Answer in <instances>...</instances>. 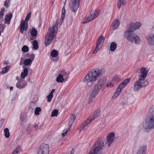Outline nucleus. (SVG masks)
<instances>
[{
    "label": "nucleus",
    "mask_w": 154,
    "mask_h": 154,
    "mask_svg": "<svg viewBox=\"0 0 154 154\" xmlns=\"http://www.w3.org/2000/svg\"><path fill=\"white\" fill-rule=\"evenodd\" d=\"M142 125L145 130L154 128V106L151 107L149 109L147 117L143 123Z\"/></svg>",
    "instance_id": "f257e3e1"
},
{
    "label": "nucleus",
    "mask_w": 154,
    "mask_h": 154,
    "mask_svg": "<svg viewBox=\"0 0 154 154\" xmlns=\"http://www.w3.org/2000/svg\"><path fill=\"white\" fill-rule=\"evenodd\" d=\"M101 74L100 69H94L89 72L82 79V82L86 83H94L97 79L98 77Z\"/></svg>",
    "instance_id": "f03ea898"
},
{
    "label": "nucleus",
    "mask_w": 154,
    "mask_h": 154,
    "mask_svg": "<svg viewBox=\"0 0 154 154\" xmlns=\"http://www.w3.org/2000/svg\"><path fill=\"white\" fill-rule=\"evenodd\" d=\"M56 25V24L54 23L53 26L49 29L47 33L45 36V42L46 46L48 45L51 43L55 35Z\"/></svg>",
    "instance_id": "7ed1b4c3"
},
{
    "label": "nucleus",
    "mask_w": 154,
    "mask_h": 154,
    "mask_svg": "<svg viewBox=\"0 0 154 154\" xmlns=\"http://www.w3.org/2000/svg\"><path fill=\"white\" fill-rule=\"evenodd\" d=\"M133 32L130 31L129 30H126L124 33L125 37L131 43L139 44L140 41V39Z\"/></svg>",
    "instance_id": "20e7f679"
},
{
    "label": "nucleus",
    "mask_w": 154,
    "mask_h": 154,
    "mask_svg": "<svg viewBox=\"0 0 154 154\" xmlns=\"http://www.w3.org/2000/svg\"><path fill=\"white\" fill-rule=\"evenodd\" d=\"M148 84L147 81L145 79H141L139 77L138 80H136L134 83L133 90L135 91H138L142 87L146 86Z\"/></svg>",
    "instance_id": "39448f33"
},
{
    "label": "nucleus",
    "mask_w": 154,
    "mask_h": 154,
    "mask_svg": "<svg viewBox=\"0 0 154 154\" xmlns=\"http://www.w3.org/2000/svg\"><path fill=\"white\" fill-rule=\"evenodd\" d=\"M31 14V12H29L26 17L25 21L22 20L21 21L20 24L19 26L20 32L22 34L23 33L24 31H26L28 30V21L30 18Z\"/></svg>",
    "instance_id": "423d86ee"
},
{
    "label": "nucleus",
    "mask_w": 154,
    "mask_h": 154,
    "mask_svg": "<svg viewBox=\"0 0 154 154\" xmlns=\"http://www.w3.org/2000/svg\"><path fill=\"white\" fill-rule=\"evenodd\" d=\"M130 80L131 79L130 78L126 79L119 84L118 86L115 93L112 97V99H115L119 95V93L121 92L122 89L127 85L130 82Z\"/></svg>",
    "instance_id": "0eeeda50"
},
{
    "label": "nucleus",
    "mask_w": 154,
    "mask_h": 154,
    "mask_svg": "<svg viewBox=\"0 0 154 154\" xmlns=\"http://www.w3.org/2000/svg\"><path fill=\"white\" fill-rule=\"evenodd\" d=\"M104 146V143L101 140H99L95 142L93 145L91 150H93V152L97 153L103 148Z\"/></svg>",
    "instance_id": "6e6552de"
},
{
    "label": "nucleus",
    "mask_w": 154,
    "mask_h": 154,
    "mask_svg": "<svg viewBox=\"0 0 154 154\" xmlns=\"http://www.w3.org/2000/svg\"><path fill=\"white\" fill-rule=\"evenodd\" d=\"M100 14V11L98 10H92L90 14L89 17H88L86 21L83 22V23H86L89 22L94 19L98 16Z\"/></svg>",
    "instance_id": "1a4fd4ad"
},
{
    "label": "nucleus",
    "mask_w": 154,
    "mask_h": 154,
    "mask_svg": "<svg viewBox=\"0 0 154 154\" xmlns=\"http://www.w3.org/2000/svg\"><path fill=\"white\" fill-rule=\"evenodd\" d=\"M106 81V77L100 79L98 81L97 84L95 85L93 90L99 93L100 89L104 87V85Z\"/></svg>",
    "instance_id": "9d476101"
},
{
    "label": "nucleus",
    "mask_w": 154,
    "mask_h": 154,
    "mask_svg": "<svg viewBox=\"0 0 154 154\" xmlns=\"http://www.w3.org/2000/svg\"><path fill=\"white\" fill-rule=\"evenodd\" d=\"M104 38L102 35H100L97 38V45L95 50L93 51V54H96L102 48V43L104 41Z\"/></svg>",
    "instance_id": "9b49d317"
},
{
    "label": "nucleus",
    "mask_w": 154,
    "mask_h": 154,
    "mask_svg": "<svg viewBox=\"0 0 154 154\" xmlns=\"http://www.w3.org/2000/svg\"><path fill=\"white\" fill-rule=\"evenodd\" d=\"M49 149L47 144H43L41 145L38 151V154H49Z\"/></svg>",
    "instance_id": "f8f14e48"
},
{
    "label": "nucleus",
    "mask_w": 154,
    "mask_h": 154,
    "mask_svg": "<svg viewBox=\"0 0 154 154\" xmlns=\"http://www.w3.org/2000/svg\"><path fill=\"white\" fill-rule=\"evenodd\" d=\"M115 134L113 132L110 133L107 135L106 144L107 145L108 147H109L112 143Z\"/></svg>",
    "instance_id": "ddd939ff"
},
{
    "label": "nucleus",
    "mask_w": 154,
    "mask_h": 154,
    "mask_svg": "<svg viewBox=\"0 0 154 154\" xmlns=\"http://www.w3.org/2000/svg\"><path fill=\"white\" fill-rule=\"evenodd\" d=\"M141 25V23L139 22H136L134 24L130 25V27L127 30H129L130 31L134 32L135 30L139 29Z\"/></svg>",
    "instance_id": "4468645a"
},
{
    "label": "nucleus",
    "mask_w": 154,
    "mask_h": 154,
    "mask_svg": "<svg viewBox=\"0 0 154 154\" xmlns=\"http://www.w3.org/2000/svg\"><path fill=\"white\" fill-rule=\"evenodd\" d=\"M79 5V3L71 2V3L69 5L70 9L75 12L78 9Z\"/></svg>",
    "instance_id": "2eb2a0df"
},
{
    "label": "nucleus",
    "mask_w": 154,
    "mask_h": 154,
    "mask_svg": "<svg viewBox=\"0 0 154 154\" xmlns=\"http://www.w3.org/2000/svg\"><path fill=\"white\" fill-rule=\"evenodd\" d=\"M147 40L148 44L150 46H153L154 45V35L151 33L149 34L147 38Z\"/></svg>",
    "instance_id": "dca6fc26"
},
{
    "label": "nucleus",
    "mask_w": 154,
    "mask_h": 154,
    "mask_svg": "<svg viewBox=\"0 0 154 154\" xmlns=\"http://www.w3.org/2000/svg\"><path fill=\"white\" fill-rule=\"evenodd\" d=\"M98 92L93 90L89 96L88 100V104L90 103L92 101L93 98H95L96 96L98 94Z\"/></svg>",
    "instance_id": "f3484780"
},
{
    "label": "nucleus",
    "mask_w": 154,
    "mask_h": 154,
    "mask_svg": "<svg viewBox=\"0 0 154 154\" xmlns=\"http://www.w3.org/2000/svg\"><path fill=\"white\" fill-rule=\"evenodd\" d=\"M23 80H20L16 84V87L20 89L24 88L26 86L27 83L26 82L24 83H23Z\"/></svg>",
    "instance_id": "a211bd4d"
},
{
    "label": "nucleus",
    "mask_w": 154,
    "mask_h": 154,
    "mask_svg": "<svg viewBox=\"0 0 154 154\" xmlns=\"http://www.w3.org/2000/svg\"><path fill=\"white\" fill-rule=\"evenodd\" d=\"M140 72L141 74L140 78L141 79H144L146 77L148 73L146 68L144 67L141 68L140 69Z\"/></svg>",
    "instance_id": "6ab92c4d"
},
{
    "label": "nucleus",
    "mask_w": 154,
    "mask_h": 154,
    "mask_svg": "<svg viewBox=\"0 0 154 154\" xmlns=\"http://www.w3.org/2000/svg\"><path fill=\"white\" fill-rule=\"evenodd\" d=\"M12 17V14L11 13H8L6 15L5 19V23L9 24Z\"/></svg>",
    "instance_id": "aec40b11"
},
{
    "label": "nucleus",
    "mask_w": 154,
    "mask_h": 154,
    "mask_svg": "<svg viewBox=\"0 0 154 154\" xmlns=\"http://www.w3.org/2000/svg\"><path fill=\"white\" fill-rule=\"evenodd\" d=\"M59 75H61L63 76V78L65 79L66 81H67L69 77V74L65 72L64 70L62 69L59 72Z\"/></svg>",
    "instance_id": "412c9836"
},
{
    "label": "nucleus",
    "mask_w": 154,
    "mask_h": 154,
    "mask_svg": "<svg viewBox=\"0 0 154 154\" xmlns=\"http://www.w3.org/2000/svg\"><path fill=\"white\" fill-rule=\"evenodd\" d=\"M100 111L99 109H97L93 113L92 117L90 119V121H92L94 120L97 117L99 116L100 113Z\"/></svg>",
    "instance_id": "4be33fe9"
},
{
    "label": "nucleus",
    "mask_w": 154,
    "mask_h": 154,
    "mask_svg": "<svg viewBox=\"0 0 154 154\" xmlns=\"http://www.w3.org/2000/svg\"><path fill=\"white\" fill-rule=\"evenodd\" d=\"M146 150V146L143 145L141 146L137 152V154H145Z\"/></svg>",
    "instance_id": "5701e85b"
},
{
    "label": "nucleus",
    "mask_w": 154,
    "mask_h": 154,
    "mask_svg": "<svg viewBox=\"0 0 154 154\" xmlns=\"http://www.w3.org/2000/svg\"><path fill=\"white\" fill-rule=\"evenodd\" d=\"M91 122L90 121V120L89 119H88L82 125H81L80 129V132L83 130V129H84L85 127L88 125L90 123V122Z\"/></svg>",
    "instance_id": "b1692460"
},
{
    "label": "nucleus",
    "mask_w": 154,
    "mask_h": 154,
    "mask_svg": "<svg viewBox=\"0 0 154 154\" xmlns=\"http://www.w3.org/2000/svg\"><path fill=\"white\" fill-rule=\"evenodd\" d=\"M75 115L72 114L70 117V120L69 121V125L68 127H69V128H71L72 127V125L73 122L75 121Z\"/></svg>",
    "instance_id": "393cba45"
},
{
    "label": "nucleus",
    "mask_w": 154,
    "mask_h": 154,
    "mask_svg": "<svg viewBox=\"0 0 154 154\" xmlns=\"http://www.w3.org/2000/svg\"><path fill=\"white\" fill-rule=\"evenodd\" d=\"M5 11V9L3 8L1 9L0 11V23H2L3 21V16L4 15V13Z\"/></svg>",
    "instance_id": "a878e982"
},
{
    "label": "nucleus",
    "mask_w": 154,
    "mask_h": 154,
    "mask_svg": "<svg viewBox=\"0 0 154 154\" xmlns=\"http://www.w3.org/2000/svg\"><path fill=\"white\" fill-rule=\"evenodd\" d=\"M28 71V69L27 68H25L23 69V71L21 72V77L24 79L25 78L27 75V72Z\"/></svg>",
    "instance_id": "bb28decb"
},
{
    "label": "nucleus",
    "mask_w": 154,
    "mask_h": 154,
    "mask_svg": "<svg viewBox=\"0 0 154 154\" xmlns=\"http://www.w3.org/2000/svg\"><path fill=\"white\" fill-rule=\"evenodd\" d=\"M66 11L64 7L62 8V15L60 19V25L63 22V20L65 17V14Z\"/></svg>",
    "instance_id": "cd10ccee"
},
{
    "label": "nucleus",
    "mask_w": 154,
    "mask_h": 154,
    "mask_svg": "<svg viewBox=\"0 0 154 154\" xmlns=\"http://www.w3.org/2000/svg\"><path fill=\"white\" fill-rule=\"evenodd\" d=\"M120 24V22L118 20H114L112 23V27L114 29H116L119 26Z\"/></svg>",
    "instance_id": "c85d7f7f"
},
{
    "label": "nucleus",
    "mask_w": 154,
    "mask_h": 154,
    "mask_svg": "<svg viewBox=\"0 0 154 154\" xmlns=\"http://www.w3.org/2000/svg\"><path fill=\"white\" fill-rule=\"evenodd\" d=\"M65 80V79L63 78V76L61 75H59L56 78V80L57 82H62Z\"/></svg>",
    "instance_id": "c756f323"
},
{
    "label": "nucleus",
    "mask_w": 154,
    "mask_h": 154,
    "mask_svg": "<svg viewBox=\"0 0 154 154\" xmlns=\"http://www.w3.org/2000/svg\"><path fill=\"white\" fill-rule=\"evenodd\" d=\"M117 47L116 44V42H113L110 44V50L112 51H114Z\"/></svg>",
    "instance_id": "7c9ffc66"
},
{
    "label": "nucleus",
    "mask_w": 154,
    "mask_h": 154,
    "mask_svg": "<svg viewBox=\"0 0 154 154\" xmlns=\"http://www.w3.org/2000/svg\"><path fill=\"white\" fill-rule=\"evenodd\" d=\"M126 0H119L117 3V7L119 9L121 5H124L125 2Z\"/></svg>",
    "instance_id": "2f4dec72"
},
{
    "label": "nucleus",
    "mask_w": 154,
    "mask_h": 154,
    "mask_svg": "<svg viewBox=\"0 0 154 154\" xmlns=\"http://www.w3.org/2000/svg\"><path fill=\"white\" fill-rule=\"evenodd\" d=\"M30 32L31 35L33 36H35L37 35V30L34 27H32Z\"/></svg>",
    "instance_id": "473e14b6"
},
{
    "label": "nucleus",
    "mask_w": 154,
    "mask_h": 154,
    "mask_svg": "<svg viewBox=\"0 0 154 154\" xmlns=\"http://www.w3.org/2000/svg\"><path fill=\"white\" fill-rule=\"evenodd\" d=\"M32 61V60L30 59H26L24 60L23 62L25 66H27L31 64Z\"/></svg>",
    "instance_id": "72a5a7b5"
},
{
    "label": "nucleus",
    "mask_w": 154,
    "mask_h": 154,
    "mask_svg": "<svg viewBox=\"0 0 154 154\" xmlns=\"http://www.w3.org/2000/svg\"><path fill=\"white\" fill-rule=\"evenodd\" d=\"M5 133V136L7 138H8L10 136V133L9 131V129L8 128H5L4 129Z\"/></svg>",
    "instance_id": "f704fd0d"
},
{
    "label": "nucleus",
    "mask_w": 154,
    "mask_h": 154,
    "mask_svg": "<svg viewBox=\"0 0 154 154\" xmlns=\"http://www.w3.org/2000/svg\"><path fill=\"white\" fill-rule=\"evenodd\" d=\"M33 48L35 50H37L38 48V45L37 41L35 40L33 42Z\"/></svg>",
    "instance_id": "c9c22d12"
},
{
    "label": "nucleus",
    "mask_w": 154,
    "mask_h": 154,
    "mask_svg": "<svg viewBox=\"0 0 154 154\" xmlns=\"http://www.w3.org/2000/svg\"><path fill=\"white\" fill-rule=\"evenodd\" d=\"M51 55L52 57H56L58 55L57 52L55 50H53L51 52Z\"/></svg>",
    "instance_id": "e433bc0d"
},
{
    "label": "nucleus",
    "mask_w": 154,
    "mask_h": 154,
    "mask_svg": "<svg viewBox=\"0 0 154 154\" xmlns=\"http://www.w3.org/2000/svg\"><path fill=\"white\" fill-rule=\"evenodd\" d=\"M10 66H7L4 67L2 70V71L1 72L2 73V74H4L10 68Z\"/></svg>",
    "instance_id": "4c0bfd02"
},
{
    "label": "nucleus",
    "mask_w": 154,
    "mask_h": 154,
    "mask_svg": "<svg viewBox=\"0 0 154 154\" xmlns=\"http://www.w3.org/2000/svg\"><path fill=\"white\" fill-rule=\"evenodd\" d=\"M41 109L39 107H37L35 109V114L36 115H38L39 114V112L41 111Z\"/></svg>",
    "instance_id": "58836bf2"
},
{
    "label": "nucleus",
    "mask_w": 154,
    "mask_h": 154,
    "mask_svg": "<svg viewBox=\"0 0 154 154\" xmlns=\"http://www.w3.org/2000/svg\"><path fill=\"white\" fill-rule=\"evenodd\" d=\"M58 112V111L56 109H54L52 112L51 116L54 117L57 116Z\"/></svg>",
    "instance_id": "ea45409f"
},
{
    "label": "nucleus",
    "mask_w": 154,
    "mask_h": 154,
    "mask_svg": "<svg viewBox=\"0 0 154 154\" xmlns=\"http://www.w3.org/2000/svg\"><path fill=\"white\" fill-rule=\"evenodd\" d=\"M113 79L116 82H118L120 80V76L119 75L116 74L113 77Z\"/></svg>",
    "instance_id": "a19ab883"
},
{
    "label": "nucleus",
    "mask_w": 154,
    "mask_h": 154,
    "mask_svg": "<svg viewBox=\"0 0 154 154\" xmlns=\"http://www.w3.org/2000/svg\"><path fill=\"white\" fill-rule=\"evenodd\" d=\"M22 51L24 52H27L29 51V48L26 45H24L22 49Z\"/></svg>",
    "instance_id": "79ce46f5"
},
{
    "label": "nucleus",
    "mask_w": 154,
    "mask_h": 154,
    "mask_svg": "<svg viewBox=\"0 0 154 154\" xmlns=\"http://www.w3.org/2000/svg\"><path fill=\"white\" fill-rule=\"evenodd\" d=\"M6 0L4 2V5L5 6L6 8H8L9 6V4L10 3V0Z\"/></svg>",
    "instance_id": "37998d69"
},
{
    "label": "nucleus",
    "mask_w": 154,
    "mask_h": 154,
    "mask_svg": "<svg viewBox=\"0 0 154 154\" xmlns=\"http://www.w3.org/2000/svg\"><path fill=\"white\" fill-rule=\"evenodd\" d=\"M53 97V95H51L50 94H49L47 96V98L48 99L47 101L48 102H50L52 98Z\"/></svg>",
    "instance_id": "c03bdc74"
},
{
    "label": "nucleus",
    "mask_w": 154,
    "mask_h": 154,
    "mask_svg": "<svg viewBox=\"0 0 154 154\" xmlns=\"http://www.w3.org/2000/svg\"><path fill=\"white\" fill-rule=\"evenodd\" d=\"M68 129L66 131H65V130H64L63 132L62 133V137H64L67 134V131H70V129L71 128H69V127H68Z\"/></svg>",
    "instance_id": "a18cd8bd"
},
{
    "label": "nucleus",
    "mask_w": 154,
    "mask_h": 154,
    "mask_svg": "<svg viewBox=\"0 0 154 154\" xmlns=\"http://www.w3.org/2000/svg\"><path fill=\"white\" fill-rule=\"evenodd\" d=\"M2 29L1 32H3L5 29V26L4 25H2V24H0V29Z\"/></svg>",
    "instance_id": "49530a36"
},
{
    "label": "nucleus",
    "mask_w": 154,
    "mask_h": 154,
    "mask_svg": "<svg viewBox=\"0 0 154 154\" xmlns=\"http://www.w3.org/2000/svg\"><path fill=\"white\" fill-rule=\"evenodd\" d=\"M21 150V148L20 146H18L16 149L14 151L17 152V153H18Z\"/></svg>",
    "instance_id": "de8ad7c7"
},
{
    "label": "nucleus",
    "mask_w": 154,
    "mask_h": 154,
    "mask_svg": "<svg viewBox=\"0 0 154 154\" xmlns=\"http://www.w3.org/2000/svg\"><path fill=\"white\" fill-rule=\"evenodd\" d=\"M107 86V87L108 88H111L112 87H113V85L111 83V82H110L109 83V84H107V85H106Z\"/></svg>",
    "instance_id": "09e8293b"
},
{
    "label": "nucleus",
    "mask_w": 154,
    "mask_h": 154,
    "mask_svg": "<svg viewBox=\"0 0 154 154\" xmlns=\"http://www.w3.org/2000/svg\"><path fill=\"white\" fill-rule=\"evenodd\" d=\"M55 91V89H52V90L51 91V92L49 93V94H51V95H53V93Z\"/></svg>",
    "instance_id": "8fccbe9b"
},
{
    "label": "nucleus",
    "mask_w": 154,
    "mask_h": 154,
    "mask_svg": "<svg viewBox=\"0 0 154 154\" xmlns=\"http://www.w3.org/2000/svg\"><path fill=\"white\" fill-rule=\"evenodd\" d=\"M80 0H71V2H73L77 3H79Z\"/></svg>",
    "instance_id": "3c124183"
},
{
    "label": "nucleus",
    "mask_w": 154,
    "mask_h": 154,
    "mask_svg": "<svg viewBox=\"0 0 154 154\" xmlns=\"http://www.w3.org/2000/svg\"><path fill=\"white\" fill-rule=\"evenodd\" d=\"M31 57L32 59V60H33L35 58L34 55V54H32V55H31Z\"/></svg>",
    "instance_id": "603ef678"
},
{
    "label": "nucleus",
    "mask_w": 154,
    "mask_h": 154,
    "mask_svg": "<svg viewBox=\"0 0 154 154\" xmlns=\"http://www.w3.org/2000/svg\"><path fill=\"white\" fill-rule=\"evenodd\" d=\"M93 150H90L89 153L88 154H96V153H94L93 152Z\"/></svg>",
    "instance_id": "864d4df0"
},
{
    "label": "nucleus",
    "mask_w": 154,
    "mask_h": 154,
    "mask_svg": "<svg viewBox=\"0 0 154 154\" xmlns=\"http://www.w3.org/2000/svg\"><path fill=\"white\" fill-rule=\"evenodd\" d=\"M11 154H19V153H17L16 152L14 151Z\"/></svg>",
    "instance_id": "5fc2aeb1"
},
{
    "label": "nucleus",
    "mask_w": 154,
    "mask_h": 154,
    "mask_svg": "<svg viewBox=\"0 0 154 154\" xmlns=\"http://www.w3.org/2000/svg\"><path fill=\"white\" fill-rule=\"evenodd\" d=\"M29 135L30 137H32V136H33V134H32L31 133H29Z\"/></svg>",
    "instance_id": "6e6d98bb"
},
{
    "label": "nucleus",
    "mask_w": 154,
    "mask_h": 154,
    "mask_svg": "<svg viewBox=\"0 0 154 154\" xmlns=\"http://www.w3.org/2000/svg\"><path fill=\"white\" fill-rule=\"evenodd\" d=\"M74 152V150L73 149H72L71 151V153L70 154H73Z\"/></svg>",
    "instance_id": "4d7b16f0"
},
{
    "label": "nucleus",
    "mask_w": 154,
    "mask_h": 154,
    "mask_svg": "<svg viewBox=\"0 0 154 154\" xmlns=\"http://www.w3.org/2000/svg\"><path fill=\"white\" fill-rule=\"evenodd\" d=\"M38 127V125H35L34 127L35 128V129H36V128Z\"/></svg>",
    "instance_id": "13d9d810"
},
{
    "label": "nucleus",
    "mask_w": 154,
    "mask_h": 154,
    "mask_svg": "<svg viewBox=\"0 0 154 154\" xmlns=\"http://www.w3.org/2000/svg\"><path fill=\"white\" fill-rule=\"evenodd\" d=\"M10 91H11L13 90V87H10Z\"/></svg>",
    "instance_id": "bf43d9fd"
},
{
    "label": "nucleus",
    "mask_w": 154,
    "mask_h": 154,
    "mask_svg": "<svg viewBox=\"0 0 154 154\" xmlns=\"http://www.w3.org/2000/svg\"><path fill=\"white\" fill-rule=\"evenodd\" d=\"M58 58H57V59H56V60H54L55 61V62L57 61V60H58Z\"/></svg>",
    "instance_id": "052dcab7"
},
{
    "label": "nucleus",
    "mask_w": 154,
    "mask_h": 154,
    "mask_svg": "<svg viewBox=\"0 0 154 154\" xmlns=\"http://www.w3.org/2000/svg\"><path fill=\"white\" fill-rule=\"evenodd\" d=\"M6 61H4V63L5 64H7V63H6Z\"/></svg>",
    "instance_id": "680f3d73"
},
{
    "label": "nucleus",
    "mask_w": 154,
    "mask_h": 154,
    "mask_svg": "<svg viewBox=\"0 0 154 154\" xmlns=\"http://www.w3.org/2000/svg\"><path fill=\"white\" fill-rule=\"evenodd\" d=\"M1 31L0 30V36L1 35Z\"/></svg>",
    "instance_id": "e2e57ef3"
}]
</instances>
